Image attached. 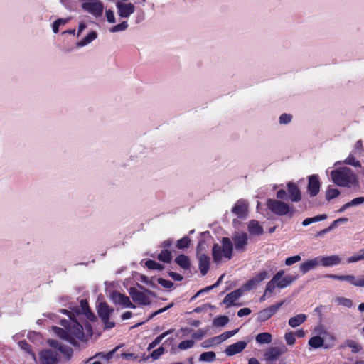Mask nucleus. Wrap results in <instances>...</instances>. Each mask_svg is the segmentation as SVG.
Instances as JSON below:
<instances>
[{
    "instance_id": "nucleus-16",
    "label": "nucleus",
    "mask_w": 364,
    "mask_h": 364,
    "mask_svg": "<svg viewBox=\"0 0 364 364\" xmlns=\"http://www.w3.org/2000/svg\"><path fill=\"white\" fill-rule=\"evenodd\" d=\"M63 313L68 315L69 317L74 321V325L72 328L69 329L70 334H72L74 336L75 338H77L79 340H82L84 338V331H83V326L80 324L78 322L75 321V320L70 316V312L68 310H63Z\"/></svg>"
},
{
    "instance_id": "nucleus-10",
    "label": "nucleus",
    "mask_w": 364,
    "mask_h": 364,
    "mask_svg": "<svg viewBox=\"0 0 364 364\" xmlns=\"http://www.w3.org/2000/svg\"><path fill=\"white\" fill-rule=\"evenodd\" d=\"M129 293L134 302L139 305L147 306L151 304V301L147 295L144 292L139 291L135 287H131Z\"/></svg>"
},
{
    "instance_id": "nucleus-39",
    "label": "nucleus",
    "mask_w": 364,
    "mask_h": 364,
    "mask_svg": "<svg viewBox=\"0 0 364 364\" xmlns=\"http://www.w3.org/2000/svg\"><path fill=\"white\" fill-rule=\"evenodd\" d=\"M340 191L337 188H328L326 191V199L328 201L337 198L340 195Z\"/></svg>"
},
{
    "instance_id": "nucleus-5",
    "label": "nucleus",
    "mask_w": 364,
    "mask_h": 364,
    "mask_svg": "<svg viewBox=\"0 0 364 364\" xmlns=\"http://www.w3.org/2000/svg\"><path fill=\"white\" fill-rule=\"evenodd\" d=\"M269 277V274L267 271H262L258 273L255 277L249 279L246 283H245L241 289L242 291H250L255 289L260 282L264 281V279Z\"/></svg>"
},
{
    "instance_id": "nucleus-55",
    "label": "nucleus",
    "mask_w": 364,
    "mask_h": 364,
    "mask_svg": "<svg viewBox=\"0 0 364 364\" xmlns=\"http://www.w3.org/2000/svg\"><path fill=\"white\" fill-rule=\"evenodd\" d=\"M173 306V303H171L170 304H168V306L164 307V308H161L156 311H154V313H152L148 318L147 320H150V319H152L155 316L159 314H161L164 311H166V310L169 309L170 308H171L172 306Z\"/></svg>"
},
{
    "instance_id": "nucleus-1",
    "label": "nucleus",
    "mask_w": 364,
    "mask_h": 364,
    "mask_svg": "<svg viewBox=\"0 0 364 364\" xmlns=\"http://www.w3.org/2000/svg\"><path fill=\"white\" fill-rule=\"evenodd\" d=\"M331 176L333 183L338 186H358V177L350 168L342 167L333 170L331 172Z\"/></svg>"
},
{
    "instance_id": "nucleus-47",
    "label": "nucleus",
    "mask_w": 364,
    "mask_h": 364,
    "mask_svg": "<svg viewBox=\"0 0 364 364\" xmlns=\"http://www.w3.org/2000/svg\"><path fill=\"white\" fill-rule=\"evenodd\" d=\"M336 301L338 302V304L339 305H342L343 306H346L348 308L351 307L353 305V302L350 299H347V298L342 297V296L337 297Z\"/></svg>"
},
{
    "instance_id": "nucleus-33",
    "label": "nucleus",
    "mask_w": 364,
    "mask_h": 364,
    "mask_svg": "<svg viewBox=\"0 0 364 364\" xmlns=\"http://www.w3.org/2000/svg\"><path fill=\"white\" fill-rule=\"evenodd\" d=\"M345 346L349 347L353 353H357L362 350L361 345L351 339H347L345 341Z\"/></svg>"
},
{
    "instance_id": "nucleus-31",
    "label": "nucleus",
    "mask_w": 364,
    "mask_h": 364,
    "mask_svg": "<svg viewBox=\"0 0 364 364\" xmlns=\"http://www.w3.org/2000/svg\"><path fill=\"white\" fill-rule=\"evenodd\" d=\"M97 37V33L95 31H90L83 39L77 43V46L83 47L91 43Z\"/></svg>"
},
{
    "instance_id": "nucleus-43",
    "label": "nucleus",
    "mask_w": 364,
    "mask_h": 364,
    "mask_svg": "<svg viewBox=\"0 0 364 364\" xmlns=\"http://www.w3.org/2000/svg\"><path fill=\"white\" fill-rule=\"evenodd\" d=\"M344 162L346 164H349L355 167H361V163L356 160L355 156L352 154H350Z\"/></svg>"
},
{
    "instance_id": "nucleus-62",
    "label": "nucleus",
    "mask_w": 364,
    "mask_h": 364,
    "mask_svg": "<svg viewBox=\"0 0 364 364\" xmlns=\"http://www.w3.org/2000/svg\"><path fill=\"white\" fill-rule=\"evenodd\" d=\"M250 314H251V310L249 308H242L238 311L237 316L239 317H242L244 316H247Z\"/></svg>"
},
{
    "instance_id": "nucleus-51",
    "label": "nucleus",
    "mask_w": 364,
    "mask_h": 364,
    "mask_svg": "<svg viewBox=\"0 0 364 364\" xmlns=\"http://www.w3.org/2000/svg\"><path fill=\"white\" fill-rule=\"evenodd\" d=\"M285 341L288 345H294L295 343V334L292 332L286 333L284 336Z\"/></svg>"
},
{
    "instance_id": "nucleus-52",
    "label": "nucleus",
    "mask_w": 364,
    "mask_h": 364,
    "mask_svg": "<svg viewBox=\"0 0 364 364\" xmlns=\"http://www.w3.org/2000/svg\"><path fill=\"white\" fill-rule=\"evenodd\" d=\"M58 350L66 355L67 358H70L73 355V349L65 345H62Z\"/></svg>"
},
{
    "instance_id": "nucleus-26",
    "label": "nucleus",
    "mask_w": 364,
    "mask_h": 364,
    "mask_svg": "<svg viewBox=\"0 0 364 364\" xmlns=\"http://www.w3.org/2000/svg\"><path fill=\"white\" fill-rule=\"evenodd\" d=\"M81 314H84L89 320L95 321L96 319L95 315L91 311L87 300L82 299L80 301Z\"/></svg>"
},
{
    "instance_id": "nucleus-60",
    "label": "nucleus",
    "mask_w": 364,
    "mask_h": 364,
    "mask_svg": "<svg viewBox=\"0 0 364 364\" xmlns=\"http://www.w3.org/2000/svg\"><path fill=\"white\" fill-rule=\"evenodd\" d=\"M106 17L109 23H115V17L113 11L110 9L106 11Z\"/></svg>"
},
{
    "instance_id": "nucleus-56",
    "label": "nucleus",
    "mask_w": 364,
    "mask_h": 364,
    "mask_svg": "<svg viewBox=\"0 0 364 364\" xmlns=\"http://www.w3.org/2000/svg\"><path fill=\"white\" fill-rule=\"evenodd\" d=\"M173 306V303H171L170 304H168V306L164 307V308H161L156 311H154V313H152L148 318L147 320H150V319H152L155 316L159 314H161L164 311H166V310L169 309L170 308H171L172 306Z\"/></svg>"
},
{
    "instance_id": "nucleus-19",
    "label": "nucleus",
    "mask_w": 364,
    "mask_h": 364,
    "mask_svg": "<svg viewBox=\"0 0 364 364\" xmlns=\"http://www.w3.org/2000/svg\"><path fill=\"white\" fill-rule=\"evenodd\" d=\"M247 203L242 200H239L232 208V213L239 218H244L247 213Z\"/></svg>"
},
{
    "instance_id": "nucleus-22",
    "label": "nucleus",
    "mask_w": 364,
    "mask_h": 364,
    "mask_svg": "<svg viewBox=\"0 0 364 364\" xmlns=\"http://www.w3.org/2000/svg\"><path fill=\"white\" fill-rule=\"evenodd\" d=\"M243 294L241 288L237 289L229 294H228L223 299V303L228 306L236 305L235 301Z\"/></svg>"
},
{
    "instance_id": "nucleus-44",
    "label": "nucleus",
    "mask_w": 364,
    "mask_h": 364,
    "mask_svg": "<svg viewBox=\"0 0 364 364\" xmlns=\"http://www.w3.org/2000/svg\"><path fill=\"white\" fill-rule=\"evenodd\" d=\"M68 22V19L64 18H58L56 21H55L53 23V31L55 33H58L59 31V27L61 25H65Z\"/></svg>"
},
{
    "instance_id": "nucleus-35",
    "label": "nucleus",
    "mask_w": 364,
    "mask_h": 364,
    "mask_svg": "<svg viewBox=\"0 0 364 364\" xmlns=\"http://www.w3.org/2000/svg\"><path fill=\"white\" fill-rule=\"evenodd\" d=\"M230 321L229 317L225 315L218 316L213 319V323L215 326H225Z\"/></svg>"
},
{
    "instance_id": "nucleus-37",
    "label": "nucleus",
    "mask_w": 364,
    "mask_h": 364,
    "mask_svg": "<svg viewBox=\"0 0 364 364\" xmlns=\"http://www.w3.org/2000/svg\"><path fill=\"white\" fill-rule=\"evenodd\" d=\"M216 359V355L213 351L204 352L200 355L199 360L204 362H213Z\"/></svg>"
},
{
    "instance_id": "nucleus-25",
    "label": "nucleus",
    "mask_w": 364,
    "mask_h": 364,
    "mask_svg": "<svg viewBox=\"0 0 364 364\" xmlns=\"http://www.w3.org/2000/svg\"><path fill=\"white\" fill-rule=\"evenodd\" d=\"M247 228L249 232L252 235H261L263 233V228L257 220H250Z\"/></svg>"
},
{
    "instance_id": "nucleus-54",
    "label": "nucleus",
    "mask_w": 364,
    "mask_h": 364,
    "mask_svg": "<svg viewBox=\"0 0 364 364\" xmlns=\"http://www.w3.org/2000/svg\"><path fill=\"white\" fill-rule=\"evenodd\" d=\"M55 329L56 330V333H58V335L63 338H65L66 340H70V333L68 332L67 331L61 328H59V327H55Z\"/></svg>"
},
{
    "instance_id": "nucleus-64",
    "label": "nucleus",
    "mask_w": 364,
    "mask_h": 364,
    "mask_svg": "<svg viewBox=\"0 0 364 364\" xmlns=\"http://www.w3.org/2000/svg\"><path fill=\"white\" fill-rule=\"evenodd\" d=\"M352 206L358 205L362 203H364V197H358L353 198L351 201H350Z\"/></svg>"
},
{
    "instance_id": "nucleus-24",
    "label": "nucleus",
    "mask_w": 364,
    "mask_h": 364,
    "mask_svg": "<svg viewBox=\"0 0 364 364\" xmlns=\"http://www.w3.org/2000/svg\"><path fill=\"white\" fill-rule=\"evenodd\" d=\"M199 269L203 276H205L209 269L210 264V259L207 255L198 256Z\"/></svg>"
},
{
    "instance_id": "nucleus-30",
    "label": "nucleus",
    "mask_w": 364,
    "mask_h": 364,
    "mask_svg": "<svg viewBox=\"0 0 364 364\" xmlns=\"http://www.w3.org/2000/svg\"><path fill=\"white\" fill-rule=\"evenodd\" d=\"M296 279V277L292 275H287L285 277H282L279 280H278L277 288L284 289L288 286H289L294 280Z\"/></svg>"
},
{
    "instance_id": "nucleus-28",
    "label": "nucleus",
    "mask_w": 364,
    "mask_h": 364,
    "mask_svg": "<svg viewBox=\"0 0 364 364\" xmlns=\"http://www.w3.org/2000/svg\"><path fill=\"white\" fill-rule=\"evenodd\" d=\"M306 319V316L304 314H300L296 316H293L289 320V325L293 328L297 327L303 323Z\"/></svg>"
},
{
    "instance_id": "nucleus-29",
    "label": "nucleus",
    "mask_w": 364,
    "mask_h": 364,
    "mask_svg": "<svg viewBox=\"0 0 364 364\" xmlns=\"http://www.w3.org/2000/svg\"><path fill=\"white\" fill-rule=\"evenodd\" d=\"M256 341L260 344H269L272 341V336L270 333H260L256 336Z\"/></svg>"
},
{
    "instance_id": "nucleus-21",
    "label": "nucleus",
    "mask_w": 364,
    "mask_h": 364,
    "mask_svg": "<svg viewBox=\"0 0 364 364\" xmlns=\"http://www.w3.org/2000/svg\"><path fill=\"white\" fill-rule=\"evenodd\" d=\"M284 275V270H279L278 271L274 276L272 277V279L268 282V283L266 285L265 288V294H272L274 291L275 288L277 287L278 285V280H279Z\"/></svg>"
},
{
    "instance_id": "nucleus-2",
    "label": "nucleus",
    "mask_w": 364,
    "mask_h": 364,
    "mask_svg": "<svg viewBox=\"0 0 364 364\" xmlns=\"http://www.w3.org/2000/svg\"><path fill=\"white\" fill-rule=\"evenodd\" d=\"M233 252V244L229 237H223L221 245L215 243L212 249V255L215 262L221 261L223 257L228 259H231Z\"/></svg>"
},
{
    "instance_id": "nucleus-38",
    "label": "nucleus",
    "mask_w": 364,
    "mask_h": 364,
    "mask_svg": "<svg viewBox=\"0 0 364 364\" xmlns=\"http://www.w3.org/2000/svg\"><path fill=\"white\" fill-rule=\"evenodd\" d=\"M158 259L166 263H169L172 259L171 253L168 250H164L158 255Z\"/></svg>"
},
{
    "instance_id": "nucleus-36",
    "label": "nucleus",
    "mask_w": 364,
    "mask_h": 364,
    "mask_svg": "<svg viewBox=\"0 0 364 364\" xmlns=\"http://www.w3.org/2000/svg\"><path fill=\"white\" fill-rule=\"evenodd\" d=\"M172 331L168 330L161 334H160L159 336H157L151 343H149L148 346V350H150L151 349L155 348L162 340L164 338H165L168 334L171 333Z\"/></svg>"
},
{
    "instance_id": "nucleus-12",
    "label": "nucleus",
    "mask_w": 364,
    "mask_h": 364,
    "mask_svg": "<svg viewBox=\"0 0 364 364\" xmlns=\"http://www.w3.org/2000/svg\"><path fill=\"white\" fill-rule=\"evenodd\" d=\"M41 364H55L58 360V354L50 349H45L40 353Z\"/></svg>"
},
{
    "instance_id": "nucleus-18",
    "label": "nucleus",
    "mask_w": 364,
    "mask_h": 364,
    "mask_svg": "<svg viewBox=\"0 0 364 364\" xmlns=\"http://www.w3.org/2000/svg\"><path fill=\"white\" fill-rule=\"evenodd\" d=\"M247 343L243 341L236 342L229 345L225 350V353L228 356H232L241 353L247 346Z\"/></svg>"
},
{
    "instance_id": "nucleus-48",
    "label": "nucleus",
    "mask_w": 364,
    "mask_h": 364,
    "mask_svg": "<svg viewBox=\"0 0 364 364\" xmlns=\"http://www.w3.org/2000/svg\"><path fill=\"white\" fill-rule=\"evenodd\" d=\"M194 346V341L193 340H186L181 341L178 344V348L181 350H186L192 348Z\"/></svg>"
},
{
    "instance_id": "nucleus-40",
    "label": "nucleus",
    "mask_w": 364,
    "mask_h": 364,
    "mask_svg": "<svg viewBox=\"0 0 364 364\" xmlns=\"http://www.w3.org/2000/svg\"><path fill=\"white\" fill-rule=\"evenodd\" d=\"M191 244V239L188 236H185L183 238L177 241L176 247L178 249L188 248Z\"/></svg>"
},
{
    "instance_id": "nucleus-32",
    "label": "nucleus",
    "mask_w": 364,
    "mask_h": 364,
    "mask_svg": "<svg viewBox=\"0 0 364 364\" xmlns=\"http://www.w3.org/2000/svg\"><path fill=\"white\" fill-rule=\"evenodd\" d=\"M237 331H238V329H235L233 331H225V332L223 333L222 334L214 337L213 338V340L217 341L218 343H220L221 341H224L228 339L229 338L232 337V336H234L235 333H237Z\"/></svg>"
},
{
    "instance_id": "nucleus-17",
    "label": "nucleus",
    "mask_w": 364,
    "mask_h": 364,
    "mask_svg": "<svg viewBox=\"0 0 364 364\" xmlns=\"http://www.w3.org/2000/svg\"><path fill=\"white\" fill-rule=\"evenodd\" d=\"M112 298L113 301L115 304H121V305L124 306V307H127V308H132V309L136 308V306L131 302L129 296H127L124 294H122L119 292L113 293Z\"/></svg>"
},
{
    "instance_id": "nucleus-50",
    "label": "nucleus",
    "mask_w": 364,
    "mask_h": 364,
    "mask_svg": "<svg viewBox=\"0 0 364 364\" xmlns=\"http://www.w3.org/2000/svg\"><path fill=\"white\" fill-rule=\"evenodd\" d=\"M197 257L202 255H206L205 252V242L201 240L198 242L196 247Z\"/></svg>"
},
{
    "instance_id": "nucleus-34",
    "label": "nucleus",
    "mask_w": 364,
    "mask_h": 364,
    "mask_svg": "<svg viewBox=\"0 0 364 364\" xmlns=\"http://www.w3.org/2000/svg\"><path fill=\"white\" fill-rule=\"evenodd\" d=\"M323 339L319 336H315L311 337L309 341V345L314 348H318L323 345Z\"/></svg>"
},
{
    "instance_id": "nucleus-53",
    "label": "nucleus",
    "mask_w": 364,
    "mask_h": 364,
    "mask_svg": "<svg viewBox=\"0 0 364 364\" xmlns=\"http://www.w3.org/2000/svg\"><path fill=\"white\" fill-rule=\"evenodd\" d=\"M301 259L300 255H294L292 257H287L285 259V264L287 266H291L294 263L299 262Z\"/></svg>"
},
{
    "instance_id": "nucleus-11",
    "label": "nucleus",
    "mask_w": 364,
    "mask_h": 364,
    "mask_svg": "<svg viewBox=\"0 0 364 364\" xmlns=\"http://www.w3.org/2000/svg\"><path fill=\"white\" fill-rule=\"evenodd\" d=\"M82 8L95 16H100L103 12V5L100 1L84 2L82 4Z\"/></svg>"
},
{
    "instance_id": "nucleus-45",
    "label": "nucleus",
    "mask_w": 364,
    "mask_h": 364,
    "mask_svg": "<svg viewBox=\"0 0 364 364\" xmlns=\"http://www.w3.org/2000/svg\"><path fill=\"white\" fill-rule=\"evenodd\" d=\"M18 344L21 349L24 350L26 352L28 353L33 356L35 355L32 350L31 346L26 340L20 341Z\"/></svg>"
},
{
    "instance_id": "nucleus-49",
    "label": "nucleus",
    "mask_w": 364,
    "mask_h": 364,
    "mask_svg": "<svg viewBox=\"0 0 364 364\" xmlns=\"http://www.w3.org/2000/svg\"><path fill=\"white\" fill-rule=\"evenodd\" d=\"M292 119V115L290 114L284 113L279 117V123L282 124H289Z\"/></svg>"
},
{
    "instance_id": "nucleus-59",
    "label": "nucleus",
    "mask_w": 364,
    "mask_h": 364,
    "mask_svg": "<svg viewBox=\"0 0 364 364\" xmlns=\"http://www.w3.org/2000/svg\"><path fill=\"white\" fill-rule=\"evenodd\" d=\"M206 334V331L203 329H198L192 335V338L196 340H201Z\"/></svg>"
},
{
    "instance_id": "nucleus-8",
    "label": "nucleus",
    "mask_w": 364,
    "mask_h": 364,
    "mask_svg": "<svg viewBox=\"0 0 364 364\" xmlns=\"http://www.w3.org/2000/svg\"><path fill=\"white\" fill-rule=\"evenodd\" d=\"M284 301L276 303L266 309H264L259 311L257 320L259 322H264L270 318L274 314H275L280 307L284 304Z\"/></svg>"
},
{
    "instance_id": "nucleus-20",
    "label": "nucleus",
    "mask_w": 364,
    "mask_h": 364,
    "mask_svg": "<svg viewBox=\"0 0 364 364\" xmlns=\"http://www.w3.org/2000/svg\"><path fill=\"white\" fill-rule=\"evenodd\" d=\"M318 257L320 261V265L324 267L336 266L338 265L341 262V257L337 255Z\"/></svg>"
},
{
    "instance_id": "nucleus-6",
    "label": "nucleus",
    "mask_w": 364,
    "mask_h": 364,
    "mask_svg": "<svg viewBox=\"0 0 364 364\" xmlns=\"http://www.w3.org/2000/svg\"><path fill=\"white\" fill-rule=\"evenodd\" d=\"M324 277L331 278L339 281H346L355 287H364V276H362L359 278H356L353 275H336L328 274H326Z\"/></svg>"
},
{
    "instance_id": "nucleus-42",
    "label": "nucleus",
    "mask_w": 364,
    "mask_h": 364,
    "mask_svg": "<svg viewBox=\"0 0 364 364\" xmlns=\"http://www.w3.org/2000/svg\"><path fill=\"white\" fill-rule=\"evenodd\" d=\"M364 259V248L360 250L357 255L348 258V263H353L360 260Z\"/></svg>"
},
{
    "instance_id": "nucleus-7",
    "label": "nucleus",
    "mask_w": 364,
    "mask_h": 364,
    "mask_svg": "<svg viewBox=\"0 0 364 364\" xmlns=\"http://www.w3.org/2000/svg\"><path fill=\"white\" fill-rule=\"evenodd\" d=\"M284 349L278 347H271L269 348L264 354L267 364H284L282 360H279L277 363L279 357L284 354Z\"/></svg>"
},
{
    "instance_id": "nucleus-3",
    "label": "nucleus",
    "mask_w": 364,
    "mask_h": 364,
    "mask_svg": "<svg viewBox=\"0 0 364 364\" xmlns=\"http://www.w3.org/2000/svg\"><path fill=\"white\" fill-rule=\"evenodd\" d=\"M266 205L272 213L279 216L288 215L289 218H291L295 213L294 206H290L289 204L279 200L267 199Z\"/></svg>"
},
{
    "instance_id": "nucleus-57",
    "label": "nucleus",
    "mask_w": 364,
    "mask_h": 364,
    "mask_svg": "<svg viewBox=\"0 0 364 364\" xmlns=\"http://www.w3.org/2000/svg\"><path fill=\"white\" fill-rule=\"evenodd\" d=\"M157 281L158 283L164 288L169 289L173 286V283L171 281L165 279L164 278H159Z\"/></svg>"
},
{
    "instance_id": "nucleus-15",
    "label": "nucleus",
    "mask_w": 364,
    "mask_h": 364,
    "mask_svg": "<svg viewBox=\"0 0 364 364\" xmlns=\"http://www.w3.org/2000/svg\"><path fill=\"white\" fill-rule=\"evenodd\" d=\"M118 14L122 18H127L135 11V6L132 3H122L118 1L116 4Z\"/></svg>"
},
{
    "instance_id": "nucleus-14",
    "label": "nucleus",
    "mask_w": 364,
    "mask_h": 364,
    "mask_svg": "<svg viewBox=\"0 0 364 364\" xmlns=\"http://www.w3.org/2000/svg\"><path fill=\"white\" fill-rule=\"evenodd\" d=\"M287 193L289 200L291 202H299L301 200V193L299 186L294 182H289L287 184Z\"/></svg>"
},
{
    "instance_id": "nucleus-58",
    "label": "nucleus",
    "mask_w": 364,
    "mask_h": 364,
    "mask_svg": "<svg viewBox=\"0 0 364 364\" xmlns=\"http://www.w3.org/2000/svg\"><path fill=\"white\" fill-rule=\"evenodd\" d=\"M164 353V348L162 346H160L159 348L154 350L151 353V358L154 360L158 359L163 353Z\"/></svg>"
},
{
    "instance_id": "nucleus-4",
    "label": "nucleus",
    "mask_w": 364,
    "mask_h": 364,
    "mask_svg": "<svg viewBox=\"0 0 364 364\" xmlns=\"http://www.w3.org/2000/svg\"><path fill=\"white\" fill-rule=\"evenodd\" d=\"M113 309H110L106 302H100L98 305L97 314L105 325V328L109 329L115 326V323L109 321Z\"/></svg>"
},
{
    "instance_id": "nucleus-46",
    "label": "nucleus",
    "mask_w": 364,
    "mask_h": 364,
    "mask_svg": "<svg viewBox=\"0 0 364 364\" xmlns=\"http://www.w3.org/2000/svg\"><path fill=\"white\" fill-rule=\"evenodd\" d=\"M128 23L126 21H123L116 26H114L110 28V31L112 33L124 31L127 28Z\"/></svg>"
},
{
    "instance_id": "nucleus-23",
    "label": "nucleus",
    "mask_w": 364,
    "mask_h": 364,
    "mask_svg": "<svg viewBox=\"0 0 364 364\" xmlns=\"http://www.w3.org/2000/svg\"><path fill=\"white\" fill-rule=\"evenodd\" d=\"M320 265L319 257H316L314 259H309L300 264V271L303 274H306L310 270L315 269L316 267Z\"/></svg>"
},
{
    "instance_id": "nucleus-63",
    "label": "nucleus",
    "mask_w": 364,
    "mask_h": 364,
    "mask_svg": "<svg viewBox=\"0 0 364 364\" xmlns=\"http://www.w3.org/2000/svg\"><path fill=\"white\" fill-rule=\"evenodd\" d=\"M48 343L53 347V348L59 350L62 344H60L58 341L50 339L48 341Z\"/></svg>"
},
{
    "instance_id": "nucleus-27",
    "label": "nucleus",
    "mask_w": 364,
    "mask_h": 364,
    "mask_svg": "<svg viewBox=\"0 0 364 364\" xmlns=\"http://www.w3.org/2000/svg\"><path fill=\"white\" fill-rule=\"evenodd\" d=\"M176 263L184 269H188L191 267V261L188 256L181 254L175 259Z\"/></svg>"
},
{
    "instance_id": "nucleus-9",
    "label": "nucleus",
    "mask_w": 364,
    "mask_h": 364,
    "mask_svg": "<svg viewBox=\"0 0 364 364\" xmlns=\"http://www.w3.org/2000/svg\"><path fill=\"white\" fill-rule=\"evenodd\" d=\"M321 186L318 175L314 174L308 177L307 192L310 197H314L318 194Z\"/></svg>"
},
{
    "instance_id": "nucleus-61",
    "label": "nucleus",
    "mask_w": 364,
    "mask_h": 364,
    "mask_svg": "<svg viewBox=\"0 0 364 364\" xmlns=\"http://www.w3.org/2000/svg\"><path fill=\"white\" fill-rule=\"evenodd\" d=\"M287 191L284 189H280L277 192V198L281 200H287Z\"/></svg>"
},
{
    "instance_id": "nucleus-41",
    "label": "nucleus",
    "mask_w": 364,
    "mask_h": 364,
    "mask_svg": "<svg viewBox=\"0 0 364 364\" xmlns=\"http://www.w3.org/2000/svg\"><path fill=\"white\" fill-rule=\"evenodd\" d=\"M145 265L149 269H158L162 270L164 269V266L154 260L149 259L146 262Z\"/></svg>"
},
{
    "instance_id": "nucleus-13",
    "label": "nucleus",
    "mask_w": 364,
    "mask_h": 364,
    "mask_svg": "<svg viewBox=\"0 0 364 364\" xmlns=\"http://www.w3.org/2000/svg\"><path fill=\"white\" fill-rule=\"evenodd\" d=\"M232 240L234 242L236 251L243 252L246 250V246L248 245V237L247 233H237L233 236Z\"/></svg>"
}]
</instances>
